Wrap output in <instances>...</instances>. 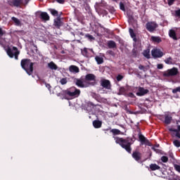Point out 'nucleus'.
Masks as SVG:
<instances>
[{
	"instance_id": "obj_32",
	"label": "nucleus",
	"mask_w": 180,
	"mask_h": 180,
	"mask_svg": "<svg viewBox=\"0 0 180 180\" xmlns=\"http://www.w3.org/2000/svg\"><path fill=\"white\" fill-rule=\"evenodd\" d=\"M91 96L92 98H94V99L98 101H99V100L101 99V96L99 94H96V93H92Z\"/></svg>"
},
{
	"instance_id": "obj_48",
	"label": "nucleus",
	"mask_w": 180,
	"mask_h": 180,
	"mask_svg": "<svg viewBox=\"0 0 180 180\" xmlns=\"http://www.w3.org/2000/svg\"><path fill=\"white\" fill-rule=\"evenodd\" d=\"M176 92H180V86L176 87L172 90V94H176Z\"/></svg>"
},
{
	"instance_id": "obj_9",
	"label": "nucleus",
	"mask_w": 180,
	"mask_h": 180,
	"mask_svg": "<svg viewBox=\"0 0 180 180\" xmlns=\"http://www.w3.org/2000/svg\"><path fill=\"white\" fill-rule=\"evenodd\" d=\"M132 158H134V160H135V161H136L137 162H140V161H141V158H142V154L141 153H140V151L139 150H134L132 153Z\"/></svg>"
},
{
	"instance_id": "obj_2",
	"label": "nucleus",
	"mask_w": 180,
	"mask_h": 180,
	"mask_svg": "<svg viewBox=\"0 0 180 180\" xmlns=\"http://www.w3.org/2000/svg\"><path fill=\"white\" fill-rule=\"evenodd\" d=\"M81 95V90L75 88L71 87L69 89L63 90L60 93L57 94V96H60L63 99H67V96L71 98H78Z\"/></svg>"
},
{
	"instance_id": "obj_29",
	"label": "nucleus",
	"mask_w": 180,
	"mask_h": 180,
	"mask_svg": "<svg viewBox=\"0 0 180 180\" xmlns=\"http://www.w3.org/2000/svg\"><path fill=\"white\" fill-rule=\"evenodd\" d=\"M11 20L14 22V23L15 24V26H20V20L18 19L16 17H12Z\"/></svg>"
},
{
	"instance_id": "obj_31",
	"label": "nucleus",
	"mask_w": 180,
	"mask_h": 180,
	"mask_svg": "<svg viewBox=\"0 0 180 180\" xmlns=\"http://www.w3.org/2000/svg\"><path fill=\"white\" fill-rule=\"evenodd\" d=\"M169 131H174V133H176V137H177L178 139H180V133L178 132V129H175L174 128H169Z\"/></svg>"
},
{
	"instance_id": "obj_19",
	"label": "nucleus",
	"mask_w": 180,
	"mask_h": 180,
	"mask_svg": "<svg viewBox=\"0 0 180 180\" xmlns=\"http://www.w3.org/2000/svg\"><path fill=\"white\" fill-rule=\"evenodd\" d=\"M169 37L173 39V40H178V37H176V32H175V31L174 30H169Z\"/></svg>"
},
{
	"instance_id": "obj_11",
	"label": "nucleus",
	"mask_w": 180,
	"mask_h": 180,
	"mask_svg": "<svg viewBox=\"0 0 180 180\" xmlns=\"http://www.w3.org/2000/svg\"><path fill=\"white\" fill-rule=\"evenodd\" d=\"M36 15L37 16H39L41 20H50V16L46 12H37Z\"/></svg>"
},
{
	"instance_id": "obj_37",
	"label": "nucleus",
	"mask_w": 180,
	"mask_h": 180,
	"mask_svg": "<svg viewBox=\"0 0 180 180\" xmlns=\"http://www.w3.org/2000/svg\"><path fill=\"white\" fill-rule=\"evenodd\" d=\"M174 16L175 18H179V19H180V8L174 11Z\"/></svg>"
},
{
	"instance_id": "obj_17",
	"label": "nucleus",
	"mask_w": 180,
	"mask_h": 180,
	"mask_svg": "<svg viewBox=\"0 0 180 180\" xmlns=\"http://www.w3.org/2000/svg\"><path fill=\"white\" fill-rule=\"evenodd\" d=\"M54 25L57 29H60L61 27V25H63V22L61 21V18L60 17H58L55 20H54Z\"/></svg>"
},
{
	"instance_id": "obj_59",
	"label": "nucleus",
	"mask_w": 180,
	"mask_h": 180,
	"mask_svg": "<svg viewBox=\"0 0 180 180\" xmlns=\"http://www.w3.org/2000/svg\"><path fill=\"white\" fill-rule=\"evenodd\" d=\"M170 157H172V158H174V155H170Z\"/></svg>"
},
{
	"instance_id": "obj_43",
	"label": "nucleus",
	"mask_w": 180,
	"mask_h": 180,
	"mask_svg": "<svg viewBox=\"0 0 180 180\" xmlns=\"http://www.w3.org/2000/svg\"><path fill=\"white\" fill-rule=\"evenodd\" d=\"M139 70L143 71L144 72H146L147 71V68H146V66H144L143 65H139Z\"/></svg>"
},
{
	"instance_id": "obj_20",
	"label": "nucleus",
	"mask_w": 180,
	"mask_h": 180,
	"mask_svg": "<svg viewBox=\"0 0 180 180\" xmlns=\"http://www.w3.org/2000/svg\"><path fill=\"white\" fill-rule=\"evenodd\" d=\"M48 67L49 68H50V70H54L55 71H56V70H58V66H57L56 63H54V62L53 61L48 63Z\"/></svg>"
},
{
	"instance_id": "obj_6",
	"label": "nucleus",
	"mask_w": 180,
	"mask_h": 180,
	"mask_svg": "<svg viewBox=\"0 0 180 180\" xmlns=\"http://www.w3.org/2000/svg\"><path fill=\"white\" fill-rule=\"evenodd\" d=\"M179 72L176 68H172V69H169L167 71H165L163 72V77H175V75H178Z\"/></svg>"
},
{
	"instance_id": "obj_56",
	"label": "nucleus",
	"mask_w": 180,
	"mask_h": 180,
	"mask_svg": "<svg viewBox=\"0 0 180 180\" xmlns=\"http://www.w3.org/2000/svg\"><path fill=\"white\" fill-rule=\"evenodd\" d=\"M177 131L179 133L180 132V125L177 126Z\"/></svg>"
},
{
	"instance_id": "obj_35",
	"label": "nucleus",
	"mask_w": 180,
	"mask_h": 180,
	"mask_svg": "<svg viewBox=\"0 0 180 180\" xmlns=\"http://www.w3.org/2000/svg\"><path fill=\"white\" fill-rule=\"evenodd\" d=\"M82 54L84 57H88V49L84 48V49H82Z\"/></svg>"
},
{
	"instance_id": "obj_3",
	"label": "nucleus",
	"mask_w": 180,
	"mask_h": 180,
	"mask_svg": "<svg viewBox=\"0 0 180 180\" xmlns=\"http://www.w3.org/2000/svg\"><path fill=\"white\" fill-rule=\"evenodd\" d=\"M21 68L25 71L27 75H32L33 74L34 63L32 62V60L29 58H23L20 62Z\"/></svg>"
},
{
	"instance_id": "obj_18",
	"label": "nucleus",
	"mask_w": 180,
	"mask_h": 180,
	"mask_svg": "<svg viewBox=\"0 0 180 180\" xmlns=\"http://www.w3.org/2000/svg\"><path fill=\"white\" fill-rule=\"evenodd\" d=\"M93 126L95 129H101L102 127V122L100 120H96L93 121Z\"/></svg>"
},
{
	"instance_id": "obj_27",
	"label": "nucleus",
	"mask_w": 180,
	"mask_h": 180,
	"mask_svg": "<svg viewBox=\"0 0 180 180\" xmlns=\"http://www.w3.org/2000/svg\"><path fill=\"white\" fill-rule=\"evenodd\" d=\"M143 56L146 57V58L150 59V49H146L143 52Z\"/></svg>"
},
{
	"instance_id": "obj_60",
	"label": "nucleus",
	"mask_w": 180,
	"mask_h": 180,
	"mask_svg": "<svg viewBox=\"0 0 180 180\" xmlns=\"http://www.w3.org/2000/svg\"><path fill=\"white\" fill-rule=\"evenodd\" d=\"M153 150H155V148H153Z\"/></svg>"
},
{
	"instance_id": "obj_16",
	"label": "nucleus",
	"mask_w": 180,
	"mask_h": 180,
	"mask_svg": "<svg viewBox=\"0 0 180 180\" xmlns=\"http://www.w3.org/2000/svg\"><path fill=\"white\" fill-rule=\"evenodd\" d=\"M69 71L70 72L77 74V73L79 72V68H78L77 66H75L74 65H72L69 67Z\"/></svg>"
},
{
	"instance_id": "obj_47",
	"label": "nucleus",
	"mask_w": 180,
	"mask_h": 180,
	"mask_svg": "<svg viewBox=\"0 0 180 180\" xmlns=\"http://www.w3.org/2000/svg\"><path fill=\"white\" fill-rule=\"evenodd\" d=\"M175 1H178V0H167L169 6H172V4L175 2Z\"/></svg>"
},
{
	"instance_id": "obj_14",
	"label": "nucleus",
	"mask_w": 180,
	"mask_h": 180,
	"mask_svg": "<svg viewBox=\"0 0 180 180\" xmlns=\"http://www.w3.org/2000/svg\"><path fill=\"white\" fill-rule=\"evenodd\" d=\"M148 92H150L148 89H145L143 87H139L136 95L137 96H144V95H147Z\"/></svg>"
},
{
	"instance_id": "obj_49",
	"label": "nucleus",
	"mask_w": 180,
	"mask_h": 180,
	"mask_svg": "<svg viewBox=\"0 0 180 180\" xmlns=\"http://www.w3.org/2000/svg\"><path fill=\"white\" fill-rule=\"evenodd\" d=\"M6 33V32L4 31V30H2L1 27H0V37H2V36H4V34H5Z\"/></svg>"
},
{
	"instance_id": "obj_22",
	"label": "nucleus",
	"mask_w": 180,
	"mask_h": 180,
	"mask_svg": "<svg viewBox=\"0 0 180 180\" xmlns=\"http://www.w3.org/2000/svg\"><path fill=\"white\" fill-rule=\"evenodd\" d=\"M107 44L109 49H116L117 47L116 42L113 40L108 41Z\"/></svg>"
},
{
	"instance_id": "obj_42",
	"label": "nucleus",
	"mask_w": 180,
	"mask_h": 180,
	"mask_svg": "<svg viewBox=\"0 0 180 180\" xmlns=\"http://www.w3.org/2000/svg\"><path fill=\"white\" fill-rule=\"evenodd\" d=\"M86 105L88 106V108H94L95 106H97V105L94 104V103L89 101L86 103Z\"/></svg>"
},
{
	"instance_id": "obj_55",
	"label": "nucleus",
	"mask_w": 180,
	"mask_h": 180,
	"mask_svg": "<svg viewBox=\"0 0 180 180\" xmlns=\"http://www.w3.org/2000/svg\"><path fill=\"white\" fill-rule=\"evenodd\" d=\"M98 25L99 27H101V29H105V27H103V25H102V24L98 23Z\"/></svg>"
},
{
	"instance_id": "obj_13",
	"label": "nucleus",
	"mask_w": 180,
	"mask_h": 180,
	"mask_svg": "<svg viewBox=\"0 0 180 180\" xmlns=\"http://www.w3.org/2000/svg\"><path fill=\"white\" fill-rule=\"evenodd\" d=\"M101 86L105 89H110L112 85L110 84V81L108 79H103L101 82Z\"/></svg>"
},
{
	"instance_id": "obj_51",
	"label": "nucleus",
	"mask_w": 180,
	"mask_h": 180,
	"mask_svg": "<svg viewBox=\"0 0 180 180\" xmlns=\"http://www.w3.org/2000/svg\"><path fill=\"white\" fill-rule=\"evenodd\" d=\"M164 68V65L162 64H158V70H162Z\"/></svg>"
},
{
	"instance_id": "obj_12",
	"label": "nucleus",
	"mask_w": 180,
	"mask_h": 180,
	"mask_svg": "<svg viewBox=\"0 0 180 180\" xmlns=\"http://www.w3.org/2000/svg\"><path fill=\"white\" fill-rule=\"evenodd\" d=\"M139 141H141L142 146L145 144L146 146H151V142L148 139H146L143 134L139 135Z\"/></svg>"
},
{
	"instance_id": "obj_8",
	"label": "nucleus",
	"mask_w": 180,
	"mask_h": 180,
	"mask_svg": "<svg viewBox=\"0 0 180 180\" xmlns=\"http://www.w3.org/2000/svg\"><path fill=\"white\" fill-rule=\"evenodd\" d=\"M84 81H93L90 82L89 84L94 86L95 84H96V76H95L94 74H87L85 76Z\"/></svg>"
},
{
	"instance_id": "obj_38",
	"label": "nucleus",
	"mask_w": 180,
	"mask_h": 180,
	"mask_svg": "<svg viewBox=\"0 0 180 180\" xmlns=\"http://www.w3.org/2000/svg\"><path fill=\"white\" fill-rule=\"evenodd\" d=\"M85 37L86 39H88V40H90L91 41H92V40H95V37H94V36H92V35L89 34H86L85 35Z\"/></svg>"
},
{
	"instance_id": "obj_1",
	"label": "nucleus",
	"mask_w": 180,
	"mask_h": 180,
	"mask_svg": "<svg viewBox=\"0 0 180 180\" xmlns=\"http://www.w3.org/2000/svg\"><path fill=\"white\" fill-rule=\"evenodd\" d=\"M115 143L119 144L122 148H124L127 153L131 154V145L134 144L135 140L133 138L127 137L126 139L115 137Z\"/></svg>"
},
{
	"instance_id": "obj_52",
	"label": "nucleus",
	"mask_w": 180,
	"mask_h": 180,
	"mask_svg": "<svg viewBox=\"0 0 180 180\" xmlns=\"http://www.w3.org/2000/svg\"><path fill=\"white\" fill-rule=\"evenodd\" d=\"M133 56H137V51L136 49L132 50Z\"/></svg>"
},
{
	"instance_id": "obj_7",
	"label": "nucleus",
	"mask_w": 180,
	"mask_h": 180,
	"mask_svg": "<svg viewBox=\"0 0 180 180\" xmlns=\"http://www.w3.org/2000/svg\"><path fill=\"white\" fill-rule=\"evenodd\" d=\"M157 27H158V25L155 22H148L146 23V30L150 33H153Z\"/></svg>"
},
{
	"instance_id": "obj_26",
	"label": "nucleus",
	"mask_w": 180,
	"mask_h": 180,
	"mask_svg": "<svg viewBox=\"0 0 180 180\" xmlns=\"http://www.w3.org/2000/svg\"><path fill=\"white\" fill-rule=\"evenodd\" d=\"M95 60L98 65H101V64H103V58L96 56L95 57Z\"/></svg>"
},
{
	"instance_id": "obj_36",
	"label": "nucleus",
	"mask_w": 180,
	"mask_h": 180,
	"mask_svg": "<svg viewBox=\"0 0 180 180\" xmlns=\"http://www.w3.org/2000/svg\"><path fill=\"white\" fill-rule=\"evenodd\" d=\"M80 5L82 6H85L86 5H88V0H78Z\"/></svg>"
},
{
	"instance_id": "obj_33",
	"label": "nucleus",
	"mask_w": 180,
	"mask_h": 180,
	"mask_svg": "<svg viewBox=\"0 0 180 180\" xmlns=\"http://www.w3.org/2000/svg\"><path fill=\"white\" fill-rule=\"evenodd\" d=\"M49 12H51V15H53V16H58V11H57V10L50 8Z\"/></svg>"
},
{
	"instance_id": "obj_34",
	"label": "nucleus",
	"mask_w": 180,
	"mask_h": 180,
	"mask_svg": "<svg viewBox=\"0 0 180 180\" xmlns=\"http://www.w3.org/2000/svg\"><path fill=\"white\" fill-rule=\"evenodd\" d=\"M67 82H68V79L67 77L62 78L60 80V84H61V85H65Z\"/></svg>"
},
{
	"instance_id": "obj_44",
	"label": "nucleus",
	"mask_w": 180,
	"mask_h": 180,
	"mask_svg": "<svg viewBox=\"0 0 180 180\" xmlns=\"http://www.w3.org/2000/svg\"><path fill=\"white\" fill-rule=\"evenodd\" d=\"M123 78H124V77H123V75H118L117 76V81L118 82H120V81H122V79H123Z\"/></svg>"
},
{
	"instance_id": "obj_54",
	"label": "nucleus",
	"mask_w": 180,
	"mask_h": 180,
	"mask_svg": "<svg viewBox=\"0 0 180 180\" xmlns=\"http://www.w3.org/2000/svg\"><path fill=\"white\" fill-rule=\"evenodd\" d=\"M57 2L58 4H64V2H65V0H57Z\"/></svg>"
},
{
	"instance_id": "obj_58",
	"label": "nucleus",
	"mask_w": 180,
	"mask_h": 180,
	"mask_svg": "<svg viewBox=\"0 0 180 180\" xmlns=\"http://www.w3.org/2000/svg\"><path fill=\"white\" fill-rule=\"evenodd\" d=\"M114 2H117V0H112Z\"/></svg>"
},
{
	"instance_id": "obj_25",
	"label": "nucleus",
	"mask_w": 180,
	"mask_h": 180,
	"mask_svg": "<svg viewBox=\"0 0 180 180\" xmlns=\"http://www.w3.org/2000/svg\"><path fill=\"white\" fill-rule=\"evenodd\" d=\"M151 40L153 43H161L162 41V39L160 37H151Z\"/></svg>"
},
{
	"instance_id": "obj_4",
	"label": "nucleus",
	"mask_w": 180,
	"mask_h": 180,
	"mask_svg": "<svg viewBox=\"0 0 180 180\" xmlns=\"http://www.w3.org/2000/svg\"><path fill=\"white\" fill-rule=\"evenodd\" d=\"M6 53L10 58H15V60H19V54H20V51L18 49L17 47L13 46V49L11 47L7 48Z\"/></svg>"
},
{
	"instance_id": "obj_40",
	"label": "nucleus",
	"mask_w": 180,
	"mask_h": 180,
	"mask_svg": "<svg viewBox=\"0 0 180 180\" xmlns=\"http://www.w3.org/2000/svg\"><path fill=\"white\" fill-rule=\"evenodd\" d=\"M173 144H174V146L175 147H176L177 148H179V147H180V141L179 140H176V139L174 140L173 141Z\"/></svg>"
},
{
	"instance_id": "obj_53",
	"label": "nucleus",
	"mask_w": 180,
	"mask_h": 180,
	"mask_svg": "<svg viewBox=\"0 0 180 180\" xmlns=\"http://www.w3.org/2000/svg\"><path fill=\"white\" fill-rule=\"evenodd\" d=\"M45 85L48 88V89H50V88H51V86L49 83H45Z\"/></svg>"
},
{
	"instance_id": "obj_30",
	"label": "nucleus",
	"mask_w": 180,
	"mask_h": 180,
	"mask_svg": "<svg viewBox=\"0 0 180 180\" xmlns=\"http://www.w3.org/2000/svg\"><path fill=\"white\" fill-rule=\"evenodd\" d=\"M165 64L172 65L174 64V60L172 59V58L169 57L165 60Z\"/></svg>"
},
{
	"instance_id": "obj_24",
	"label": "nucleus",
	"mask_w": 180,
	"mask_h": 180,
	"mask_svg": "<svg viewBox=\"0 0 180 180\" xmlns=\"http://www.w3.org/2000/svg\"><path fill=\"white\" fill-rule=\"evenodd\" d=\"M129 34L131 39H133L134 41H137V38H136V33H134V31L133 30V29L131 28L129 29Z\"/></svg>"
},
{
	"instance_id": "obj_21",
	"label": "nucleus",
	"mask_w": 180,
	"mask_h": 180,
	"mask_svg": "<svg viewBox=\"0 0 180 180\" xmlns=\"http://www.w3.org/2000/svg\"><path fill=\"white\" fill-rule=\"evenodd\" d=\"M75 84L77 86H79V88H85V84H84V82L79 79H76Z\"/></svg>"
},
{
	"instance_id": "obj_50",
	"label": "nucleus",
	"mask_w": 180,
	"mask_h": 180,
	"mask_svg": "<svg viewBox=\"0 0 180 180\" xmlns=\"http://www.w3.org/2000/svg\"><path fill=\"white\" fill-rule=\"evenodd\" d=\"M108 54H110V56H112V57H115V52L113 51H108Z\"/></svg>"
},
{
	"instance_id": "obj_15",
	"label": "nucleus",
	"mask_w": 180,
	"mask_h": 180,
	"mask_svg": "<svg viewBox=\"0 0 180 180\" xmlns=\"http://www.w3.org/2000/svg\"><path fill=\"white\" fill-rule=\"evenodd\" d=\"M160 120L162 122H164L165 124H171V122H172V117L169 115H165V120L164 117L160 118Z\"/></svg>"
},
{
	"instance_id": "obj_45",
	"label": "nucleus",
	"mask_w": 180,
	"mask_h": 180,
	"mask_svg": "<svg viewBox=\"0 0 180 180\" xmlns=\"http://www.w3.org/2000/svg\"><path fill=\"white\" fill-rule=\"evenodd\" d=\"M161 161H162V162H168V157H167V156H162V157L161 158Z\"/></svg>"
},
{
	"instance_id": "obj_28",
	"label": "nucleus",
	"mask_w": 180,
	"mask_h": 180,
	"mask_svg": "<svg viewBox=\"0 0 180 180\" xmlns=\"http://www.w3.org/2000/svg\"><path fill=\"white\" fill-rule=\"evenodd\" d=\"M110 133H112V135L114 136H119L122 132L117 129H112L110 130Z\"/></svg>"
},
{
	"instance_id": "obj_23",
	"label": "nucleus",
	"mask_w": 180,
	"mask_h": 180,
	"mask_svg": "<svg viewBox=\"0 0 180 180\" xmlns=\"http://www.w3.org/2000/svg\"><path fill=\"white\" fill-rule=\"evenodd\" d=\"M150 169L152 171H157V169H161V167L160 166H158V165H157V164H150Z\"/></svg>"
},
{
	"instance_id": "obj_39",
	"label": "nucleus",
	"mask_w": 180,
	"mask_h": 180,
	"mask_svg": "<svg viewBox=\"0 0 180 180\" xmlns=\"http://www.w3.org/2000/svg\"><path fill=\"white\" fill-rule=\"evenodd\" d=\"M119 92L121 95H124V94H126V88L123 86L120 87L119 89Z\"/></svg>"
},
{
	"instance_id": "obj_5",
	"label": "nucleus",
	"mask_w": 180,
	"mask_h": 180,
	"mask_svg": "<svg viewBox=\"0 0 180 180\" xmlns=\"http://www.w3.org/2000/svg\"><path fill=\"white\" fill-rule=\"evenodd\" d=\"M30 0H8V4L10 6L19 8L21 5L26 6Z\"/></svg>"
},
{
	"instance_id": "obj_46",
	"label": "nucleus",
	"mask_w": 180,
	"mask_h": 180,
	"mask_svg": "<svg viewBox=\"0 0 180 180\" xmlns=\"http://www.w3.org/2000/svg\"><path fill=\"white\" fill-rule=\"evenodd\" d=\"M174 169L177 171V172L180 173V165H174Z\"/></svg>"
},
{
	"instance_id": "obj_10",
	"label": "nucleus",
	"mask_w": 180,
	"mask_h": 180,
	"mask_svg": "<svg viewBox=\"0 0 180 180\" xmlns=\"http://www.w3.org/2000/svg\"><path fill=\"white\" fill-rule=\"evenodd\" d=\"M151 53L154 58H161V57L164 56V53H162V51H161L160 49H153Z\"/></svg>"
},
{
	"instance_id": "obj_41",
	"label": "nucleus",
	"mask_w": 180,
	"mask_h": 180,
	"mask_svg": "<svg viewBox=\"0 0 180 180\" xmlns=\"http://www.w3.org/2000/svg\"><path fill=\"white\" fill-rule=\"evenodd\" d=\"M120 9L123 12H126V8L124 7V4H123V2L120 3Z\"/></svg>"
},
{
	"instance_id": "obj_57",
	"label": "nucleus",
	"mask_w": 180,
	"mask_h": 180,
	"mask_svg": "<svg viewBox=\"0 0 180 180\" xmlns=\"http://www.w3.org/2000/svg\"><path fill=\"white\" fill-rule=\"evenodd\" d=\"M34 47L36 49V50H37V46L34 45Z\"/></svg>"
}]
</instances>
